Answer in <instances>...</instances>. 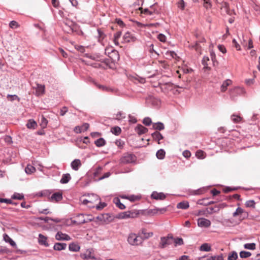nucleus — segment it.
<instances>
[{
	"label": "nucleus",
	"instance_id": "f257e3e1",
	"mask_svg": "<svg viewBox=\"0 0 260 260\" xmlns=\"http://www.w3.org/2000/svg\"><path fill=\"white\" fill-rule=\"evenodd\" d=\"M115 56H109V58L100 59L99 61L104 63L110 69L115 70L116 69V63L119 59V54L118 51L113 52Z\"/></svg>",
	"mask_w": 260,
	"mask_h": 260
},
{
	"label": "nucleus",
	"instance_id": "f03ea898",
	"mask_svg": "<svg viewBox=\"0 0 260 260\" xmlns=\"http://www.w3.org/2000/svg\"><path fill=\"white\" fill-rule=\"evenodd\" d=\"M136 161L135 155L129 153H124L120 159V162L124 164L135 163Z\"/></svg>",
	"mask_w": 260,
	"mask_h": 260
},
{
	"label": "nucleus",
	"instance_id": "7ed1b4c3",
	"mask_svg": "<svg viewBox=\"0 0 260 260\" xmlns=\"http://www.w3.org/2000/svg\"><path fill=\"white\" fill-rule=\"evenodd\" d=\"M173 236L171 234H169L166 237H161L160 238V242L158 245V247L163 249L167 246L172 244Z\"/></svg>",
	"mask_w": 260,
	"mask_h": 260
},
{
	"label": "nucleus",
	"instance_id": "20e7f679",
	"mask_svg": "<svg viewBox=\"0 0 260 260\" xmlns=\"http://www.w3.org/2000/svg\"><path fill=\"white\" fill-rule=\"evenodd\" d=\"M127 242L132 245H139L142 243L143 239L141 237L137 236L135 234H131L127 238Z\"/></svg>",
	"mask_w": 260,
	"mask_h": 260
},
{
	"label": "nucleus",
	"instance_id": "39448f33",
	"mask_svg": "<svg viewBox=\"0 0 260 260\" xmlns=\"http://www.w3.org/2000/svg\"><path fill=\"white\" fill-rule=\"evenodd\" d=\"M245 91L243 88L235 87L230 91V96L232 100H235L236 96L245 93Z\"/></svg>",
	"mask_w": 260,
	"mask_h": 260
},
{
	"label": "nucleus",
	"instance_id": "423d86ee",
	"mask_svg": "<svg viewBox=\"0 0 260 260\" xmlns=\"http://www.w3.org/2000/svg\"><path fill=\"white\" fill-rule=\"evenodd\" d=\"M158 86L160 88L161 91L164 92H167L172 91L174 89V84L170 82H160L158 83Z\"/></svg>",
	"mask_w": 260,
	"mask_h": 260
},
{
	"label": "nucleus",
	"instance_id": "0eeeda50",
	"mask_svg": "<svg viewBox=\"0 0 260 260\" xmlns=\"http://www.w3.org/2000/svg\"><path fill=\"white\" fill-rule=\"evenodd\" d=\"M211 224L210 220L203 217L199 218L198 220V225L201 228H208Z\"/></svg>",
	"mask_w": 260,
	"mask_h": 260
},
{
	"label": "nucleus",
	"instance_id": "6e6552de",
	"mask_svg": "<svg viewBox=\"0 0 260 260\" xmlns=\"http://www.w3.org/2000/svg\"><path fill=\"white\" fill-rule=\"evenodd\" d=\"M45 92V87L44 85L37 83L35 88V95L37 96L43 95Z\"/></svg>",
	"mask_w": 260,
	"mask_h": 260
},
{
	"label": "nucleus",
	"instance_id": "1a4fd4ad",
	"mask_svg": "<svg viewBox=\"0 0 260 260\" xmlns=\"http://www.w3.org/2000/svg\"><path fill=\"white\" fill-rule=\"evenodd\" d=\"M150 197L152 199L155 200H164L166 198V195L162 192H157L153 191L151 194Z\"/></svg>",
	"mask_w": 260,
	"mask_h": 260
},
{
	"label": "nucleus",
	"instance_id": "9d476101",
	"mask_svg": "<svg viewBox=\"0 0 260 260\" xmlns=\"http://www.w3.org/2000/svg\"><path fill=\"white\" fill-rule=\"evenodd\" d=\"M55 239L58 241H69L71 238L67 234L62 233L61 232H58L55 235Z\"/></svg>",
	"mask_w": 260,
	"mask_h": 260
},
{
	"label": "nucleus",
	"instance_id": "9b49d317",
	"mask_svg": "<svg viewBox=\"0 0 260 260\" xmlns=\"http://www.w3.org/2000/svg\"><path fill=\"white\" fill-rule=\"evenodd\" d=\"M151 137L154 141L157 142L158 144L161 143L160 140H163L164 137L158 131H155L151 134Z\"/></svg>",
	"mask_w": 260,
	"mask_h": 260
},
{
	"label": "nucleus",
	"instance_id": "f8f14e48",
	"mask_svg": "<svg viewBox=\"0 0 260 260\" xmlns=\"http://www.w3.org/2000/svg\"><path fill=\"white\" fill-rule=\"evenodd\" d=\"M62 193L61 191L54 192L51 196L50 201L51 202H58L62 199Z\"/></svg>",
	"mask_w": 260,
	"mask_h": 260
},
{
	"label": "nucleus",
	"instance_id": "ddd939ff",
	"mask_svg": "<svg viewBox=\"0 0 260 260\" xmlns=\"http://www.w3.org/2000/svg\"><path fill=\"white\" fill-rule=\"evenodd\" d=\"M135 131L138 134V135L141 136L146 133L148 131V129L143 126L142 124H138L135 128Z\"/></svg>",
	"mask_w": 260,
	"mask_h": 260
},
{
	"label": "nucleus",
	"instance_id": "4468645a",
	"mask_svg": "<svg viewBox=\"0 0 260 260\" xmlns=\"http://www.w3.org/2000/svg\"><path fill=\"white\" fill-rule=\"evenodd\" d=\"M38 243L40 245H43L46 247H48L50 245L47 242V237L42 234H39Z\"/></svg>",
	"mask_w": 260,
	"mask_h": 260
},
{
	"label": "nucleus",
	"instance_id": "2eb2a0df",
	"mask_svg": "<svg viewBox=\"0 0 260 260\" xmlns=\"http://www.w3.org/2000/svg\"><path fill=\"white\" fill-rule=\"evenodd\" d=\"M151 128L155 130V131L159 132L165 129V125L162 122L160 121L153 122Z\"/></svg>",
	"mask_w": 260,
	"mask_h": 260
},
{
	"label": "nucleus",
	"instance_id": "dca6fc26",
	"mask_svg": "<svg viewBox=\"0 0 260 260\" xmlns=\"http://www.w3.org/2000/svg\"><path fill=\"white\" fill-rule=\"evenodd\" d=\"M81 165L82 164L79 159H75L71 163V167L72 169L75 171L78 170Z\"/></svg>",
	"mask_w": 260,
	"mask_h": 260
},
{
	"label": "nucleus",
	"instance_id": "f3484780",
	"mask_svg": "<svg viewBox=\"0 0 260 260\" xmlns=\"http://www.w3.org/2000/svg\"><path fill=\"white\" fill-rule=\"evenodd\" d=\"M123 39L125 42H135L136 38L133 36L129 32H126L123 37Z\"/></svg>",
	"mask_w": 260,
	"mask_h": 260
},
{
	"label": "nucleus",
	"instance_id": "a211bd4d",
	"mask_svg": "<svg viewBox=\"0 0 260 260\" xmlns=\"http://www.w3.org/2000/svg\"><path fill=\"white\" fill-rule=\"evenodd\" d=\"M67 245L65 243H55L53 246V249L56 251H61L66 249Z\"/></svg>",
	"mask_w": 260,
	"mask_h": 260
},
{
	"label": "nucleus",
	"instance_id": "6ab92c4d",
	"mask_svg": "<svg viewBox=\"0 0 260 260\" xmlns=\"http://www.w3.org/2000/svg\"><path fill=\"white\" fill-rule=\"evenodd\" d=\"M209 60V57L207 56H204L202 59V64L204 66L203 70L206 71H210L211 68L208 66V61Z\"/></svg>",
	"mask_w": 260,
	"mask_h": 260
},
{
	"label": "nucleus",
	"instance_id": "aec40b11",
	"mask_svg": "<svg viewBox=\"0 0 260 260\" xmlns=\"http://www.w3.org/2000/svg\"><path fill=\"white\" fill-rule=\"evenodd\" d=\"M116 218L115 215L114 216L111 213H104V222L106 223H110L112 222L114 219Z\"/></svg>",
	"mask_w": 260,
	"mask_h": 260
},
{
	"label": "nucleus",
	"instance_id": "412c9836",
	"mask_svg": "<svg viewBox=\"0 0 260 260\" xmlns=\"http://www.w3.org/2000/svg\"><path fill=\"white\" fill-rule=\"evenodd\" d=\"M28 129H35L37 127V122L33 119H30L27 121L26 124Z\"/></svg>",
	"mask_w": 260,
	"mask_h": 260
},
{
	"label": "nucleus",
	"instance_id": "4be33fe9",
	"mask_svg": "<svg viewBox=\"0 0 260 260\" xmlns=\"http://www.w3.org/2000/svg\"><path fill=\"white\" fill-rule=\"evenodd\" d=\"M189 207V202L186 201H184L178 203L177 205V208L181 209H187Z\"/></svg>",
	"mask_w": 260,
	"mask_h": 260
},
{
	"label": "nucleus",
	"instance_id": "5701e85b",
	"mask_svg": "<svg viewBox=\"0 0 260 260\" xmlns=\"http://www.w3.org/2000/svg\"><path fill=\"white\" fill-rule=\"evenodd\" d=\"M113 203L121 210H123L126 208V206L121 203L120 200L118 197H115L113 199Z\"/></svg>",
	"mask_w": 260,
	"mask_h": 260
},
{
	"label": "nucleus",
	"instance_id": "b1692460",
	"mask_svg": "<svg viewBox=\"0 0 260 260\" xmlns=\"http://www.w3.org/2000/svg\"><path fill=\"white\" fill-rule=\"evenodd\" d=\"M80 246L78 244L72 242L69 245V249L71 251L77 252L80 250Z\"/></svg>",
	"mask_w": 260,
	"mask_h": 260
},
{
	"label": "nucleus",
	"instance_id": "393cba45",
	"mask_svg": "<svg viewBox=\"0 0 260 260\" xmlns=\"http://www.w3.org/2000/svg\"><path fill=\"white\" fill-rule=\"evenodd\" d=\"M129 212L125 211L120 212L118 214L115 215V217L117 219H127L129 218Z\"/></svg>",
	"mask_w": 260,
	"mask_h": 260
},
{
	"label": "nucleus",
	"instance_id": "a878e982",
	"mask_svg": "<svg viewBox=\"0 0 260 260\" xmlns=\"http://www.w3.org/2000/svg\"><path fill=\"white\" fill-rule=\"evenodd\" d=\"M71 179V177L70 174H63L60 180V183L61 184H66L68 183L70 181Z\"/></svg>",
	"mask_w": 260,
	"mask_h": 260
},
{
	"label": "nucleus",
	"instance_id": "bb28decb",
	"mask_svg": "<svg viewBox=\"0 0 260 260\" xmlns=\"http://www.w3.org/2000/svg\"><path fill=\"white\" fill-rule=\"evenodd\" d=\"M94 144L98 147H102L106 144V141L103 138H100L94 141Z\"/></svg>",
	"mask_w": 260,
	"mask_h": 260
},
{
	"label": "nucleus",
	"instance_id": "cd10ccee",
	"mask_svg": "<svg viewBox=\"0 0 260 260\" xmlns=\"http://www.w3.org/2000/svg\"><path fill=\"white\" fill-rule=\"evenodd\" d=\"M210 54L211 60L212 61L213 66L215 67H217L219 63L216 59L215 53L213 51V50H212L210 51Z\"/></svg>",
	"mask_w": 260,
	"mask_h": 260
},
{
	"label": "nucleus",
	"instance_id": "c85d7f7f",
	"mask_svg": "<svg viewBox=\"0 0 260 260\" xmlns=\"http://www.w3.org/2000/svg\"><path fill=\"white\" fill-rule=\"evenodd\" d=\"M87 216H88V217L87 219H83V220H80L78 222V224H82L87 223L89 221H94L95 222L96 221L94 219V217H93L91 214H88Z\"/></svg>",
	"mask_w": 260,
	"mask_h": 260
},
{
	"label": "nucleus",
	"instance_id": "c756f323",
	"mask_svg": "<svg viewBox=\"0 0 260 260\" xmlns=\"http://www.w3.org/2000/svg\"><path fill=\"white\" fill-rule=\"evenodd\" d=\"M232 83V81L230 79H226L224 80L221 86V90L222 92L225 91L227 89V87Z\"/></svg>",
	"mask_w": 260,
	"mask_h": 260
},
{
	"label": "nucleus",
	"instance_id": "7c9ffc66",
	"mask_svg": "<svg viewBox=\"0 0 260 260\" xmlns=\"http://www.w3.org/2000/svg\"><path fill=\"white\" fill-rule=\"evenodd\" d=\"M238 258V255L236 251H232L228 254V260H237Z\"/></svg>",
	"mask_w": 260,
	"mask_h": 260
},
{
	"label": "nucleus",
	"instance_id": "2f4dec72",
	"mask_svg": "<svg viewBox=\"0 0 260 260\" xmlns=\"http://www.w3.org/2000/svg\"><path fill=\"white\" fill-rule=\"evenodd\" d=\"M207 190V188L205 187H203L200 188L196 190H193L191 191V193L193 195H199L203 193Z\"/></svg>",
	"mask_w": 260,
	"mask_h": 260
},
{
	"label": "nucleus",
	"instance_id": "473e14b6",
	"mask_svg": "<svg viewBox=\"0 0 260 260\" xmlns=\"http://www.w3.org/2000/svg\"><path fill=\"white\" fill-rule=\"evenodd\" d=\"M200 250L203 251L209 252L211 250V247L208 243H205L201 245Z\"/></svg>",
	"mask_w": 260,
	"mask_h": 260
},
{
	"label": "nucleus",
	"instance_id": "72a5a7b5",
	"mask_svg": "<svg viewBox=\"0 0 260 260\" xmlns=\"http://www.w3.org/2000/svg\"><path fill=\"white\" fill-rule=\"evenodd\" d=\"M166 152L163 149H160L156 153V157L159 159H162L165 158Z\"/></svg>",
	"mask_w": 260,
	"mask_h": 260
},
{
	"label": "nucleus",
	"instance_id": "f704fd0d",
	"mask_svg": "<svg viewBox=\"0 0 260 260\" xmlns=\"http://www.w3.org/2000/svg\"><path fill=\"white\" fill-rule=\"evenodd\" d=\"M36 171V168L31 165H27L25 168V172L27 174H31Z\"/></svg>",
	"mask_w": 260,
	"mask_h": 260
},
{
	"label": "nucleus",
	"instance_id": "c9c22d12",
	"mask_svg": "<svg viewBox=\"0 0 260 260\" xmlns=\"http://www.w3.org/2000/svg\"><path fill=\"white\" fill-rule=\"evenodd\" d=\"M85 56L87 58H90L93 60L99 61L100 59V54H94L92 55H90L89 54L86 53L85 54Z\"/></svg>",
	"mask_w": 260,
	"mask_h": 260
},
{
	"label": "nucleus",
	"instance_id": "e433bc0d",
	"mask_svg": "<svg viewBox=\"0 0 260 260\" xmlns=\"http://www.w3.org/2000/svg\"><path fill=\"white\" fill-rule=\"evenodd\" d=\"M251 253L249 251L242 250L239 252V256L241 258H246L250 257Z\"/></svg>",
	"mask_w": 260,
	"mask_h": 260
},
{
	"label": "nucleus",
	"instance_id": "4c0bfd02",
	"mask_svg": "<svg viewBox=\"0 0 260 260\" xmlns=\"http://www.w3.org/2000/svg\"><path fill=\"white\" fill-rule=\"evenodd\" d=\"M111 132L113 134H114L115 136H118L120 134L121 132V129L120 127L118 126H115L113 127L111 129Z\"/></svg>",
	"mask_w": 260,
	"mask_h": 260
},
{
	"label": "nucleus",
	"instance_id": "58836bf2",
	"mask_svg": "<svg viewBox=\"0 0 260 260\" xmlns=\"http://www.w3.org/2000/svg\"><path fill=\"white\" fill-rule=\"evenodd\" d=\"M174 239V245L175 247L177 246H181L184 244L183 240L181 237H177L176 238H173Z\"/></svg>",
	"mask_w": 260,
	"mask_h": 260
},
{
	"label": "nucleus",
	"instance_id": "ea45409f",
	"mask_svg": "<svg viewBox=\"0 0 260 260\" xmlns=\"http://www.w3.org/2000/svg\"><path fill=\"white\" fill-rule=\"evenodd\" d=\"M3 238L6 242L9 243L11 246H13L15 245V242L7 234H5L4 235Z\"/></svg>",
	"mask_w": 260,
	"mask_h": 260
},
{
	"label": "nucleus",
	"instance_id": "a19ab883",
	"mask_svg": "<svg viewBox=\"0 0 260 260\" xmlns=\"http://www.w3.org/2000/svg\"><path fill=\"white\" fill-rule=\"evenodd\" d=\"M158 213V210L157 209H146V216H153Z\"/></svg>",
	"mask_w": 260,
	"mask_h": 260
},
{
	"label": "nucleus",
	"instance_id": "79ce46f5",
	"mask_svg": "<svg viewBox=\"0 0 260 260\" xmlns=\"http://www.w3.org/2000/svg\"><path fill=\"white\" fill-rule=\"evenodd\" d=\"M48 124L47 119L42 115L41 118L40 126L42 129H44L47 127Z\"/></svg>",
	"mask_w": 260,
	"mask_h": 260
},
{
	"label": "nucleus",
	"instance_id": "37998d69",
	"mask_svg": "<svg viewBox=\"0 0 260 260\" xmlns=\"http://www.w3.org/2000/svg\"><path fill=\"white\" fill-rule=\"evenodd\" d=\"M244 248L248 250H254L256 248V245L254 243H245Z\"/></svg>",
	"mask_w": 260,
	"mask_h": 260
},
{
	"label": "nucleus",
	"instance_id": "c03bdc74",
	"mask_svg": "<svg viewBox=\"0 0 260 260\" xmlns=\"http://www.w3.org/2000/svg\"><path fill=\"white\" fill-rule=\"evenodd\" d=\"M231 119L235 123H238L241 121L242 118L239 115L233 114L231 116Z\"/></svg>",
	"mask_w": 260,
	"mask_h": 260
},
{
	"label": "nucleus",
	"instance_id": "a18cd8bd",
	"mask_svg": "<svg viewBox=\"0 0 260 260\" xmlns=\"http://www.w3.org/2000/svg\"><path fill=\"white\" fill-rule=\"evenodd\" d=\"M206 210L208 211L209 214H212L213 213H217L219 211V208L216 206H215L214 207H209L208 208H206Z\"/></svg>",
	"mask_w": 260,
	"mask_h": 260
},
{
	"label": "nucleus",
	"instance_id": "49530a36",
	"mask_svg": "<svg viewBox=\"0 0 260 260\" xmlns=\"http://www.w3.org/2000/svg\"><path fill=\"white\" fill-rule=\"evenodd\" d=\"M245 206L248 208H254L255 206V202L253 200L247 201L245 203Z\"/></svg>",
	"mask_w": 260,
	"mask_h": 260
},
{
	"label": "nucleus",
	"instance_id": "de8ad7c7",
	"mask_svg": "<svg viewBox=\"0 0 260 260\" xmlns=\"http://www.w3.org/2000/svg\"><path fill=\"white\" fill-rule=\"evenodd\" d=\"M221 223L224 226H231L233 221L231 219H224L221 221Z\"/></svg>",
	"mask_w": 260,
	"mask_h": 260
},
{
	"label": "nucleus",
	"instance_id": "09e8293b",
	"mask_svg": "<svg viewBox=\"0 0 260 260\" xmlns=\"http://www.w3.org/2000/svg\"><path fill=\"white\" fill-rule=\"evenodd\" d=\"M143 123L147 126H150L151 124L153 122H152L151 119L149 117H145L143 120Z\"/></svg>",
	"mask_w": 260,
	"mask_h": 260
},
{
	"label": "nucleus",
	"instance_id": "8fccbe9b",
	"mask_svg": "<svg viewBox=\"0 0 260 260\" xmlns=\"http://www.w3.org/2000/svg\"><path fill=\"white\" fill-rule=\"evenodd\" d=\"M240 187H231V186H226L225 188H223V191L225 193H228L229 192L235 191L237 190L238 188H239Z\"/></svg>",
	"mask_w": 260,
	"mask_h": 260
},
{
	"label": "nucleus",
	"instance_id": "3c124183",
	"mask_svg": "<svg viewBox=\"0 0 260 260\" xmlns=\"http://www.w3.org/2000/svg\"><path fill=\"white\" fill-rule=\"evenodd\" d=\"M113 51H117L115 50L114 49H113L112 46L107 47L105 48V54L106 55L108 54V55H109L110 54H112L113 55H115V54L113 52Z\"/></svg>",
	"mask_w": 260,
	"mask_h": 260
},
{
	"label": "nucleus",
	"instance_id": "603ef678",
	"mask_svg": "<svg viewBox=\"0 0 260 260\" xmlns=\"http://www.w3.org/2000/svg\"><path fill=\"white\" fill-rule=\"evenodd\" d=\"M243 212V209L242 208L238 207L237 208L235 211L233 213V216L236 217L239 215H241V214Z\"/></svg>",
	"mask_w": 260,
	"mask_h": 260
},
{
	"label": "nucleus",
	"instance_id": "864d4df0",
	"mask_svg": "<svg viewBox=\"0 0 260 260\" xmlns=\"http://www.w3.org/2000/svg\"><path fill=\"white\" fill-rule=\"evenodd\" d=\"M196 156L198 158L203 159L205 158V153L202 150H198L196 153Z\"/></svg>",
	"mask_w": 260,
	"mask_h": 260
},
{
	"label": "nucleus",
	"instance_id": "5fc2aeb1",
	"mask_svg": "<svg viewBox=\"0 0 260 260\" xmlns=\"http://www.w3.org/2000/svg\"><path fill=\"white\" fill-rule=\"evenodd\" d=\"M208 198H204L202 199H200L197 201V204L200 205H203L205 206H208V202L207 200Z\"/></svg>",
	"mask_w": 260,
	"mask_h": 260
},
{
	"label": "nucleus",
	"instance_id": "6e6d98bb",
	"mask_svg": "<svg viewBox=\"0 0 260 260\" xmlns=\"http://www.w3.org/2000/svg\"><path fill=\"white\" fill-rule=\"evenodd\" d=\"M107 204L105 202H100L98 205H96L95 206V208L97 210H101L104 207L107 206Z\"/></svg>",
	"mask_w": 260,
	"mask_h": 260
},
{
	"label": "nucleus",
	"instance_id": "4d7b16f0",
	"mask_svg": "<svg viewBox=\"0 0 260 260\" xmlns=\"http://www.w3.org/2000/svg\"><path fill=\"white\" fill-rule=\"evenodd\" d=\"M248 216H249L248 212L243 210V212L242 213L240 216V220L242 221L244 219H247V218H248Z\"/></svg>",
	"mask_w": 260,
	"mask_h": 260
},
{
	"label": "nucleus",
	"instance_id": "13d9d810",
	"mask_svg": "<svg viewBox=\"0 0 260 260\" xmlns=\"http://www.w3.org/2000/svg\"><path fill=\"white\" fill-rule=\"evenodd\" d=\"M115 144L118 148L121 149L124 145V142L122 141L121 139L116 140L115 141Z\"/></svg>",
	"mask_w": 260,
	"mask_h": 260
},
{
	"label": "nucleus",
	"instance_id": "bf43d9fd",
	"mask_svg": "<svg viewBox=\"0 0 260 260\" xmlns=\"http://www.w3.org/2000/svg\"><path fill=\"white\" fill-rule=\"evenodd\" d=\"M156 11V10H154L153 11H150L149 10L148 8H145V9H144V10L142 11V13H144L145 14H146V15H153L154 13H155V12Z\"/></svg>",
	"mask_w": 260,
	"mask_h": 260
},
{
	"label": "nucleus",
	"instance_id": "052dcab7",
	"mask_svg": "<svg viewBox=\"0 0 260 260\" xmlns=\"http://www.w3.org/2000/svg\"><path fill=\"white\" fill-rule=\"evenodd\" d=\"M115 22L121 27H124L125 26V24L121 18H116Z\"/></svg>",
	"mask_w": 260,
	"mask_h": 260
},
{
	"label": "nucleus",
	"instance_id": "680f3d73",
	"mask_svg": "<svg viewBox=\"0 0 260 260\" xmlns=\"http://www.w3.org/2000/svg\"><path fill=\"white\" fill-rule=\"evenodd\" d=\"M140 198H141L140 196L133 194V195L129 196L128 200L131 202H135L136 201L139 200L140 199Z\"/></svg>",
	"mask_w": 260,
	"mask_h": 260
},
{
	"label": "nucleus",
	"instance_id": "e2e57ef3",
	"mask_svg": "<svg viewBox=\"0 0 260 260\" xmlns=\"http://www.w3.org/2000/svg\"><path fill=\"white\" fill-rule=\"evenodd\" d=\"M128 212H129V218H136L139 215V213H137V210L136 211H128Z\"/></svg>",
	"mask_w": 260,
	"mask_h": 260
},
{
	"label": "nucleus",
	"instance_id": "0e129e2a",
	"mask_svg": "<svg viewBox=\"0 0 260 260\" xmlns=\"http://www.w3.org/2000/svg\"><path fill=\"white\" fill-rule=\"evenodd\" d=\"M92 256L94 255L91 252H89L88 253H83L81 254V257L84 259L91 258Z\"/></svg>",
	"mask_w": 260,
	"mask_h": 260
},
{
	"label": "nucleus",
	"instance_id": "69168bd1",
	"mask_svg": "<svg viewBox=\"0 0 260 260\" xmlns=\"http://www.w3.org/2000/svg\"><path fill=\"white\" fill-rule=\"evenodd\" d=\"M157 39L161 42H165L166 41V37L162 34H159L157 35Z\"/></svg>",
	"mask_w": 260,
	"mask_h": 260
},
{
	"label": "nucleus",
	"instance_id": "338daca9",
	"mask_svg": "<svg viewBox=\"0 0 260 260\" xmlns=\"http://www.w3.org/2000/svg\"><path fill=\"white\" fill-rule=\"evenodd\" d=\"M178 6L182 10H184L185 7L184 1L183 0H179L178 3Z\"/></svg>",
	"mask_w": 260,
	"mask_h": 260
},
{
	"label": "nucleus",
	"instance_id": "774afa93",
	"mask_svg": "<svg viewBox=\"0 0 260 260\" xmlns=\"http://www.w3.org/2000/svg\"><path fill=\"white\" fill-rule=\"evenodd\" d=\"M128 121L131 123H136L137 122V120L136 118L133 116H132L131 114L128 115Z\"/></svg>",
	"mask_w": 260,
	"mask_h": 260
}]
</instances>
